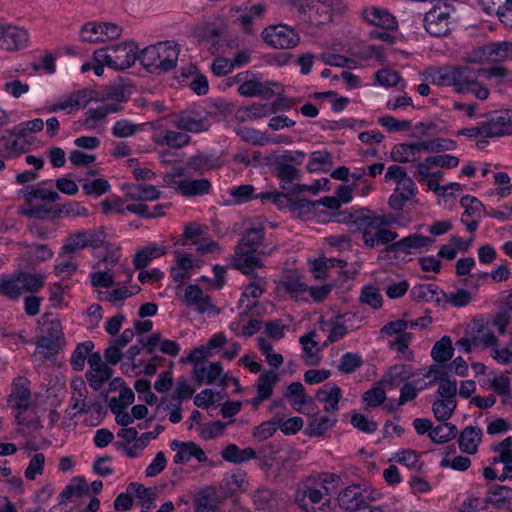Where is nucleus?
<instances>
[{"label":"nucleus","mask_w":512,"mask_h":512,"mask_svg":"<svg viewBox=\"0 0 512 512\" xmlns=\"http://www.w3.org/2000/svg\"><path fill=\"white\" fill-rule=\"evenodd\" d=\"M479 72L468 66H445L431 74V82L437 86L453 87L460 94L471 93L479 100L489 97V89L478 82Z\"/></svg>","instance_id":"2"},{"label":"nucleus","mask_w":512,"mask_h":512,"mask_svg":"<svg viewBox=\"0 0 512 512\" xmlns=\"http://www.w3.org/2000/svg\"><path fill=\"white\" fill-rule=\"evenodd\" d=\"M152 141L159 146L180 149L190 143L191 137L182 130L176 131L159 127L154 130Z\"/></svg>","instance_id":"22"},{"label":"nucleus","mask_w":512,"mask_h":512,"mask_svg":"<svg viewBox=\"0 0 512 512\" xmlns=\"http://www.w3.org/2000/svg\"><path fill=\"white\" fill-rule=\"evenodd\" d=\"M424 28L434 37L446 36L451 31V15L448 8H433L424 16Z\"/></svg>","instance_id":"14"},{"label":"nucleus","mask_w":512,"mask_h":512,"mask_svg":"<svg viewBox=\"0 0 512 512\" xmlns=\"http://www.w3.org/2000/svg\"><path fill=\"white\" fill-rule=\"evenodd\" d=\"M170 447L176 451L173 458L175 464H186L191 458H195L198 462L208 460L205 451L195 442H182L175 439L170 443Z\"/></svg>","instance_id":"17"},{"label":"nucleus","mask_w":512,"mask_h":512,"mask_svg":"<svg viewBox=\"0 0 512 512\" xmlns=\"http://www.w3.org/2000/svg\"><path fill=\"white\" fill-rule=\"evenodd\" d=\"M339 476L321 473L310 476L298 483L294 500L305 512H321L330 501L331 491L338 486Z\"/></svg>","instance_id":"1"},{"label":"nucleus","mask_w":512,"mask_h":512,"mask_svg":"<svg viewBox=\"0 0 512 512\" xmlns=\"http://www.w3.org/2000/svg\"><path fill=\"white\" fill-rule=\"evenodd\" d=\"M423 376L433 378V380L429 381L428 385H432L435 382L438 383L437 394L439 398L455 399L457 395V382L455 379H451L440 366L432 365Z\"/></svg>","instance_id":"15"},{"label":"nucleus","mask_w":512,"mask_h":512,"mask_svg":"<svg viewBox=\"0 0 512 512\" xmlns=\"http://www.w3.org/2000/svg\"><path fill=\"white\" fill-rule=\"evenodd\" d=\"M247 485L248 482L246 479V473L241 470H237L231 474H227L224 477L221 487L228 493L232 494L239 491H244L247 488Z\"/></svg>","instance_id":"48"},{"label":"nucleus","mask_w":512,"mask_h":512,"mask_svg":"<svg viewBox=\"0 0 512 512\" xmlns=\"http://www.w3.org/2000/svg\"><path fill=\"white\" fill-rule=\"evenodd\" d=\"M163 426L157 425L153 431L143 433L137 440L131 445H124V451L130 458H135L139 453L148 445L150 440L155 439L162 431Z\"/></svg>","instance_id":"41"},{"label":"nucleus","mask_w":512,"mask_h":512,"mask_svg":"<svg viewBox=\"0 0 512 512\" xmlns=\"http://www.w3.org/2000/svg\"><path fill=\"white\" fill-rule=\"evenodd\" d=\"M111 376L112 369L108 367V365L94 370H89L86 373V379L90 387L95 391L99 390L103 384L111 378Z\"/></svg>","instance_id":"57"},{"label":"nucleus","mask_w":512,"mask_h":512,"mask_svg":"<svg viewBox=\"0 0 512 512\" xmlns=\"http://www.w3.org/2000/svg\"><path fill=\"white\" fill-rule=\"evenodd\" d=\"M489 62H501L512 59L511 42H494L486 44Z\"/></svg>","instance_id":"46"},{"label":"nucleus","mask_w":512,"mask_h":512,"mask_svg":"<svg viewBox=\"0 0 512 512\" xmlns=\"http://www.w3.org/2000/svg\"><path fill=\"white\" fill-rule=\"evenodd\" d=\"M363 365L362 356L358 353L346 352L344 353L337 365V369L342 374H352Z\"/></svg>","instance_id":"54"},{"label":"nucleus","mask_w":512,"mask_h":512,"mask_svg":"<svg viewBox=\"0 0 512 512\" xmlns=\"http://www.w3.org/2000/svg\"><path fill=\"white\" fill-rule=\"evenodd\" d=\"M457 407L456 399L438 398L432 405V411L438 421H447Z\"/></svg>","instance_id":"51"},{"label":"nucleus","mask_w":512,"mask_h":512,"mask_svg":"<svg viewBox=\"0 0 512 512\" xmlns=\"http://www.w3.org/2000/svg\"><path fill=\"white\" fill-rule=\"evenodd\" d=\"M319 328L323 332H328L327 341H325L323 345H327V342H336L342 339L347 333V327L345 326L342 315L335 316L329 320L321 319L319 321Z\"/></svg>","instance_id":"31"},{"label":"nucleus","mask_w":512,"mask_h":512,"mask_svg":"<svg viewBox=\"0 0 512 512\" xmlns=\"http://www.w3.org/2000/svg\"><path fill=\"white\" fill-rule=\"evenodd\" d=\"M180 48L173 41H161L145 47L139 53L142 66L150 72H168L177 65Z\"/></svg>","instance_id":"5"},{"label":"nucleus","mask_w":512,"mask_h":512,"mask_svg":"<svg viewBox=\"0 0 512 512\" xmlns=\"http://www.w3.org/2000/svg\"><path fill=\"white\" fill-rule=\"evenodd\" d=\"M413 339V335L411 333H402L393 341H390L388 346L397 352V357L411 361L414 357L412 350L409 348V345Z\"/></svg>","instance_id":"45"},{"label":"nucleus","mask_w":512,"mask_h":512,"mask_svg":"<svg viewBox=\"0 0 512 512\" xmlns=\"http://www.w3.org/2000/svg\"><path fill=\"white\" fill-rule=\"evenodd\" d=\"M445 292L433 284H419L411 290V297L416 301L440 304Z\"/></svg>","instance_id":"34"},{"label":"nucleus","mask_w":512,"mask_h":512,"mask_svg":"<svg viewBox=\"0 0 512 512\" xmlns=\"http://www.w3.org/2000/svg\"><path fill=\"white\" fill-rule=\"evenodd\" d=\"M187 167L203 173L204 171L211 170L216 167L214 159L206 154H196L187 161Z\"/></svg>","instance_id":"63"},{"label":"nucleus","mask_w":512,"mask_h":512,"mask_svg":"<svg viewBox=\"0 0 512 512\" xmlns=\"http://www.w3.org/2000/svg\"><path fill=\"white\" fill-rule=\"evenodd\" d=\"M417 192L413 179L409 176L397 184L393 194L389 198V206L393 210H402L406 202L411 200Z\"/></svg>","instance_id":"26"},{"label":"nucleus","mask_w":512,"mask_h":512,"mask_svg":"<svg viewBox=\"0 0 512 512\" xmlns=\"http://www.w3.org/2000/svg\"><path fill=\"white\" fill-rule=\"evenodd\" d=\"M331 165V154L327 151H314L307 164V169L310 172H318L325 170L326 167Z\"/></svg>","instance_id":"62"},{"label":"nucleus","mask_w":512,"mask_h":512,"mask_svg":"<svg viewBox=\"0 0 512 512\" xmlns=\"http://www.w3.org/2000/svg\"><path fill=\"white\" fill-rule=\"evenodd\" d=\"M237 134L246 142L253 145L263 146L270 142L269 137L264 133L254 128L240 127Z\"/></svg>","instance_id":"59"},{"label":"nucleus","mask_w":512,"mask_h":512,"mask_svg":"<svg viewBox=\"0 0 512 512\" xmlns=\"http://www.w3.org/2000/svg\"><path fill=\"white\" fill-rule=\"evenodd\" d=\"M442 423L434 427L430 433L429 437L434 443L442 444L450 441L455 438L458 430L457 427L449 423L447 421H441Z\"/></svg>","instance_id":"47"},{"label":"nucleus","mask_w":512,"mask_h":512,"mask_svg":"<svg viewBox=\"0 0 512 512\" xmlns=\"http://www.w3.org/2000/svg\"><path fill=\"white\" fill-rule=\"evenodd\" d=\"M71 398L66 413L70 418L76 417L78 414H87L93 410L99 411L102 406L97 403L86 401L88 389L83 379H74L71 382Z\"/></svg>","instance_id":"11"},{"label":"nucleus","mask_w":512,"mask_h":512,"mask_svg":"<svg viewBox=\"0 0 512 512\" xmlns=\"http://www.w3.org/2000/svg\"><path fill=\"white\" fill-rule=\"evenodd\" d=\"M432 239L420 234H412L400 239L387 247L388 252H404L410 254L412 249H419L432 243Z\"/></svg>","instance_id":"30"},{"label":"nucleus","mask_w":512,"mask_h":512,"mask_svg":"<svg viewBox=\"0 0 512 512\" xmlns=\"http://www.w3.org/2000/svg\"><path fill=\"white\" fill-rule=\"evenodd\" d=\"M252 277V281L246 286L242 293V300L252 298L253 300L258 299L262 296L266 286V280L263 277H258L254 274H249Z\"/></svg>","instance_id":"58"},{"label":"nucleus","mask_w":512,"mask_h":512,"mask_svg":"<svg viewBox=\"0 0 512 512\" xmlns=\"http://www.w3.org/2000/svg\"><path fill=\"white\" fill-rule=\"evenodd\" d=\"M265 230L261 223L248 227L236 246L233 267L243 274L249 275L257 268H262L263 262L259 251L264 240Z\"/></svg>","instance_id":"3"},{"label":"nucleus","mask_w":512,"mask_h":512,"mask_svg":"<svg viewBox=\"0 0 512 512\" xmlns=\"http://www.w3.org/2000/svg\"><path fill=\"white\" fill-rule=\"evenodd\" d=\"M174 127L185 133H201L208 130V123L201 113L195 110H182L171 116Z\"/></svg>","instance_id":"13"},{"label":"nucleus","mask_w":512,"mask_h":512,"mask_svg":"<svg viewBox=\"0 0 512 512\" xmlns=\"http://www.w3.org/2000/svg\"><path fill=\"white\" fill-rule=\"evenodd\" d=\"M276 175L281 181V188L290 194H300L305 191L316 193L319 190L318 185H305L297 184L294 181H298L301 177V172L295 166L286 163L279 162L275 167Z\"/></svg>","instance_id":"12"},{"label":"nucleus","mask_w":512,"mask_h":512,"mask_svg":"<svg viewBox=\"0 0 512 512\" xmlns=\"http://www.w3.org/2000/svg\"><path fill=\"white\" fill-rule=\"evenodd\" d=\"M486 501L497 508L506 507L512 501V488L494 485L488 490Z\"/></svg>","instance_id":"42"},{"label":"nucleus","mask_w":512,"mask_h":512,"mask_svg":"<svg viewBox=\"0 0 512 512\" xmlns=\"http://www.w3.org/2000/svg\"><path fill=\"white\" fill-rule=\"evenodd\" d=\"M141 129L129 120L117 121L112 127V134L117 138H127L135 135Z\"/></svg>","instance_id":"64"},{"label":"nucleus","mask_w":512,"mask_h":512,"mask_svg":"<svg viewBox=\"0 0 512 512\" xmlns=\"http://www.w3.org/2000/svg\"><path fill=\"white\" fill-rule=\"evenodd\" d=\"M305 13L313 25H321L331 21L326 6L319 0H306Z\"/></svg>","instance_id":"40"},{"label":"nucleus","mask_w":512,"mask_h":512,"mask_svg":"<svg viewBox=\"0 0 512 512\" xmlns=\"http://www.w3.org/2000/svg\"><path fill=\"white\" fill-rule=\"evenodd\" d=\"M29 43V34L26 29L11 24L1 23L0 47L7 50H18Z\"/></svg>","instance_id":"16"},{"label":"nucleus","mask_w":512,"mask_h":512,"mask_svg":"<svg viewBox=\"0 0 512 512\" xmlns=\"http://www.w3.org/2000/svg\"><path fill=\"white\" fill-rule=\"evenodd\" d=\"M235 79L237 82H241L238 87V93L244 97L262 96L269 99L274 95L272 86L278 87V84L275 82L263 83L257 80H246L244 73H239Z\"/></svg>","instance_id":"18"},{"label":"nucleus","mask_w":512,"mask_h":512,"mask_svg":"<svg viewBox=\"0 0 512 512\" xmlns=\"http://www.w3.org/2000/svg\"><path fill=\"white\" fill-rule=\"evenodd\" d=\"M193 378L201 384H225L223 368L219 362H204L195 365L193 369Z\"/></svg>","instance_id":"19"},{"label":"nucleus","mask_w":512,"mask_h":512,"mask_svg":"<svg viewBox=\"0 0 512 512\" xmlns=\"http://www.w3.org/2000/svg\"><path fill=\"white\" fill-rule=\"evenodd\" d=\"M93 347L94 345L91 341H86L77 345L70 359V363L74 370L81 371L84 369L86 359H88Z\"/></svg>","instance_id":"56"},{"label":"nucleus","mask_w":512,"mask_h":512,"mask_svg":"<svg viewBox=\"0 0 512 512\" xmlns=\"http://www.w3.org/2000/svg\"><path fill=\"white\" fill-rule=\"evenodd\" d=\"M262 39L276 49H290L299 43L298 33L290 26L278 24L266 27L262 31Z\"/></svg>","instance_id":"10"},{"label":"nucleus","mask_w":512,"mask_h":512,"mask_svg":"<svg viewBox=\"0 0 512 512\" xmlns=\"http://www.w3.org/2000/svg\"><path fill=\"white\" fill-rule=\"evenodd\" d=\"M315 205L316 202H312L307 199L294 200L291 196L288 208L290 212L297 217L306 218L313 213Z\"/></svg>","instance_id":"60"},{"label":"nucleus","mask_w":512,"mask_h":512,"mask_svg":"<svg viewBox=\"0 0 512 512\" xmlns=\"http://www.w3.org/2000/svg\"><path fill=\"white\" fill-rule=\"evenodd\" d=\"M390 155L393 161L399 163H409L420 159V155H417L414 144H397L393 147Z\"/></svg>","instance_id":"52"},{"label":"nucleus","mask_w":512,"mask_h":512,"mask_svg":"<svg viewBox=\"0 0 512 512\" xmlns=\"http://www.w3.org/2000/svg\"><path fill=\"white\" fill-rule=\"evenodd\" d=\"M339 506L347 511H357L366 505V498L359 486L345 488L338 496Z\"/></svg>","instance_id":"28"},{"label":"nucleus","mask_w":512,"mask_h":512,"mask_svg":"<svg viewBox=\"0 0 512 512\" xmlns=\"http://www.w3.org/2000/svg\"><path fill=\"white\" fill-rule=\"evenodd\" d=\"M279 381V374L275 370L262 373L257 380V395L269 399L273 394V386Z\"/></svg>","instance_id":"44"},{"label":"nucleus","mask_w":512,"mask_h":512,"mask_svg":"<svg viewBox=\"0 0 512 512\" xmlns=\"http://www.w3.org/2000/svg\"><path fill=\"white\" fill-rule=\"evenodd\" d=\"M25 201L33 202L34 200H42L49 203L60 201L61 196L58 192L42 187L41 184L35 186H27L20 190Z\"/></svg>","instance_id":"33"},{"label":"nucleus","mask_w":512,"mask_h":512,"mask_svg":"<svg viewBox=\"0 0 512 512\" xmlns=\"http://www.w3.org/2000/svg\"><path fill=\"white\" fill-rule=\"evenodd\" d=\"M337 422V416L328 414L325 416H313L306 427V434L311 437L322 436Z\"/></svg>","instance_id":"37"},{"label":"nucleus","mask_w":512,"mask_h":512,"mask_svg":"<svg viewBox=\"0 0 512 512\" xmlns=\"http://www.w3.org/2000/svg\"><path fill=\"white\" fill-rule=\"evenodd\" d=\"M316 399L323 404V410L328 414L336 415L339 402L342 398L341 388L334 383L324 384L316 392Z\"/></svg>","instance_id":"24"},{"label":"nucleus","mask_w":512,"mask_h":512,"mask_svg":"<svg viewBox=\"0 0 512 512\" xmlns=\"http://www.w3.org/2000/svg\"><path fill=\"white\" fill-rule=\"evenodd\" d=\"M484 123L488 138L512 134V109L502 110Z\"/></svg>","instance_id":"25"},{"label":"nucleus","mask_w":512,"mask_h":512,"mask_svg":"<svg viewBox=\"0 0 512 512\" xmlns=\"http://www.w3.org/2000/svg\"><path fill=\"white\" fill-rule=\"evenodd\" d=\"M45 275L41 273L21 272L0 278V294L15 300L24 293H37L45 283Z\"/></svg>","instance_id":"7"},{"label":"nucleus","mask_w":512,"mask_h":512,"mask_svg":"<svg viewBox=\"0 0 512 512\" xmlns=\"http://www.w3.org/2000/svg\"><path fill=\"white\" fill-rule=\"evenodd\" d=\"M211 184L208 179H184L179 182V193L185 197L202 196L208 194Z\"/></svg>","instance_id":"36"},{"label":"nucleus","mask_w":512,"mask_h":512,"mask_svg":"<svg viewBox=\"0 0 512 512\" xmlns=\"http://www.w3.org/2000/svg\"><path fill=\"white\" fill-rule=\"evenodd\" d=\"M90 100L91 98L89 97L88 91L78 90L72 92L69 95L63 96L58 101L49 105L47 107V111L49 113L65 111L66 113L70 114L80 107H85L90 102Z\"/></svg>","instance_id":"20"},{"label":"nucleus","mask_w":512,"mask_h":512,"mask_svg":"<svg viewBox=\"0 0 512 512\" xmlns=\"http://www.w3.org/2000/svg\"><path fill=\"white\" fill-rule=\"evenodd\" d=\"M167 249L163 245L156 243L148 244L137 251L134 256L133 263L137 269H143L149 265V263L158 257L166 254Z\"/></svg>","instance_id":"32"},{"label":"nucleus","mask_w":512,"mask_h":512,"mask_svg":"<svg viewBox=\"0 0 512 512\" xmlns=\"http://www.w3.org/2000/svg\"><path fill=\"white\" fill-rule=\"evenodd\" d=\"M453 352L454 348L451 338L449 336H443L434 344L431 350V356L434 361L444 363L453 357Z\"/></svg>","instance_id":"49"},{"label":"nucleus","mask_w":512,"mask_h":512,"mask_svg":"<svg viewBox=\"0 0 512 512\" xmlns=\"http://www.w3.org/2000/svg\"><path fill=\"white\" fill-rule=\"evenodd\" d=\"M92 59L106 63L110 69L120 71L134 65L139 59V53L134 42L125 41L95 50Z\"/></svg>","instance_id":"6"},{"label":"nucleus","mask_w":512,"mask_h":512,"mask_svg":"<svg viewBox=\"0 0 512 512\" xmlns=\"http://www.w3.org/2000/svg\"><path fill=\"white\" fill-rule=\"evenodd\" d=\"M414 374L407 365H394L385 373L381 383L388 388L398 387L403 382L409 380Z\"/></svg>","instance_id":"35"},{"label":"nucleus","mask_w":512,"mask_h":512,"mask_svg":"<svg viewBox=\"0 0 512 512\" xmlns=\"http://www.w3.org/2000/svg\"><path fill=\"white\" fill-rule=\"evenodd\" d=\"M105 239L106 235L100 229L79 230L69 234L62 246V252L72 254L88 247L100 248Z\"/></svg>","instance_id":"9"},{"label":"nucleus","mask_w":512,"mask_h":512,"mask_svg":"<svg viewBox=\"0 0 512 512\" xmlns=\"http://www.w3.org/2000/svg\"><path fill=\"white\" fill-rule=\"evenodd\" d=\"M221 456L228 462L241 464L256 458V452L252 448L240 449L236 444H228L222 450Z\"/></svg>","instance_id":"39"},{"label":"nucleus","mask_w":512,"mask_h":512,"mask_svg":"<svg viewBox=\"0 0 512 512\" xmlns=\"http://www.w3.org/2000/svg\"><path fill=\"white\" fill-rule=\"evenodd\" d=\"M124 196L132 201H153L160 197V191L156 186L145 184H125Z\"/></svg>","instance_id":"27"},{"label":"nucleus","mask_w":512,"mask_h":512,"mask_svg":"<svg viewBox=\"0 0 512 512\" xmlns=\"http://www.w3.org/2000/svg\"><path fill=\"white\" fill-rule=\"evenodd\" d=\"M362 18L366 23L385 30H397L398 28L396 18L387 10L378 7L370 6L364 8Z\"/></svg>","instance_id":"23"},{"label":"nucleus","mask_w":512,"mask_h":512,"mask_svg":"<svg viewBox=\"0 0 512 512\" xmlns=\"http://www.w3.org/2000/svg\"><path fill=\"white\" fill-rule=\"evenodd\" d=\"M7 405L12 409L15 421L19 426H30L35 416V403L31 382L27 377L17 376L13 379L11 392L7 396Z\"/></svg>","instance_id":"4"},{"label":"nucleus","mask_w":512,"mask_h":512,"mask_svg":"<svg viewBox=\"0 0 512 512\" xmlns=\"http://www.w3.org/2000/svg\"><path fill=\"white\" fill-rule=\"evenodd\" d=\"M300 343L303 345V360L307 365H317L320 362L318 351H314L313 347L320 344L319 335L317 331H313L300 338Z\"/></svg>","instance_id":"38"},{"label":"nucleus","mask_w":512,"mask_h":512,"mask_svg":"<svg viewBox=\"0 0 512 512\" xmlns=\"http://www.w3.org/2000/svg\"><path fill=\"white\" fill-rule=\"evenodd\" d=\"M43 334L36 340L37 349L58 352L65 345V337L60 320L52 313L42 316Z\"/></svg>","instance_id":"8"},{"label":"nucleus","mask_w":512,"mask_h":512,"mask_svg":"<svg viewBox=\"0 0 512 512\" xmlns=\"http://www.w3.org/2000/svg\"><path fill=\"white\" fill-rule=\"evenodd\" d=\"M460 204L465 209L462 215L473 218H480L482 216L484 206L476 197L465 195L461 198Z\"/></svg>","instance_id":"61"},{"label":"nucleus","mask_w":512,"mask_h":512,"mask_svg":"<svg viewBox=\"0 0 512 512\" xmlns=\"http://www.w3.org/2000/svg\"><path fill=\"white\" fill-rule=\"evenodd\" d=\"M491 450L497 454V456L492 459L493 465L498 463H512V436H508L501 442L493 444Z\"/></svg>","instance_id":"50"},{"label":"nucleus","mask_w":512,"mask_h":512,"mask_svg":"<svg viewBox=\"0 0 512 512\" xmlns=\"http://www.w3.org/2000/svg\"><path fill=\"white\" fill-rule=\"evenodd\" d=\"M274 112L275 109L270 104H252L249 107L239 109L237 115L242 121H253Z\"/></svg>","instance_id":"43"},{"label":"nucleus","mask_w":512,"mask_h":512,"mask_svg":"<svg viewBox=\"0 0 512 512\" xmlns=\"http://www.w3.org/2000/svg\"><path fill=\"white\" fill-rule=\"evenodd\" d=\"M196 512H217L218 498L214 491L210 489L203 490L195 500Z\"/></svg>","instance_id":"53"},{"label":"nucleus","mask_w":512,"mask_h":512,"mask_svg":"<svg viewBox=\"0 0 512 512\" xmlns=\"http://www.w3.org/2000/svg\"><path fill=\"white\" fill-rule=\"evenodd\" d=\"M339 266L341 268L347 265V262L341 259L334 258H319L314 260L312 264V273L316 279H323L327 276V271L330 267Z\"/></svg>","instance_id":"55"},{"label":"nucleus","mask_w":512,"mask_h":512,"mask_svg":"<svg viewBox=\"0 0 512 512\" xmlns=\"http://www.w3.org/2000/svg\"><path fill=\"white\" fill-rule=\"evenodd\" d=\"M183 301L187 306L193 307L198 313L216 312L211 297L198 285L190 284L185 288Z\"/></svg>","instance_id":"21"},{"label":"nucleus","mask_w":512,"mask_h":512,"mask_svg":"<svg viewBox=\"0 0 512 512\" xmlns=\"http://www.w3.org/2000/svg\"><path fill=\"white\" fill-rule=\"evenodd\" d=\"M483 432L477 426L465 427L458 439L459 448L462 452L467 454H475L478 446L482 440Z\"/></svg>","instance_id":"29"}]
</instances>
